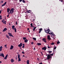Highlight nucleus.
Wrapping results in <instances>:
<instances>
[{"label": "nucleus", "mask_w": 64, "mask_h": 64, "mask_svg": "<svg viewBox=\"0 0 64 64\" xmlns=\"http://www.w3.org/2000/svg\"><path fill=\"white\" fill-rule=\"evenodd\" d=\"M14 8H12L11 9V10H10V12L8 13V15H9V14H10H10H12V13H14Z\"/></svg>", "instance_id": "f257e3e1"}, {"label": "nucleus", "mask_w": 64, "mask_h": 64, "mask_svg": "<svg viewBox=\"0 0 64 64\" xmlns=\"http://www.w3.org/2000/svg\"><path fill=\"white\" fill-rule=\"evenodd\" d=\"M20 54H18V62H20V61H21V58H20Z\"/></svg>", "instance_id": "f03ea898"}, {"label": "nucleus", "mask_w": 64, "mask_h": 64, "mask_svg": "<svg viewBox=\"0 0 64 64\" xmlns=\"http://www.w3.org/2000/svg\"><path fill=\"white\" fill-rule=\"evenodd\" d=\"M44 31L46 33H49V32H50V29H49V28H48V29L47 30H44Z\"/></svg>", "instance_id": "7ed1b4c3"}, {"label": "nucleus", "mask_w": 64, "mask_h": 64, "mask_svg": "<svg viewBox=\"0 0 64 64\" xmlns=\"http://www.w3.org/2000/svg\"><path fill=\"white\" fill-rule=\"evenodd\" d=\"M8 34H9V36H11V37H14V36L12 35V34L11 33L8 32Z\"/></svg>", "instance_id": "20e7f679"}, {"label": "nucleus", "mask_w": 64, "mask_h": 64, "mask_svg": "<svg viewBox=\"0 0 64 64\" xmlns=\"http://www.w3.org/2000/svg\"><path fill=\"white\" fill-rule=\"evenodd\" d=\"M50 58H51V56L49 54H48L47 56V59L49 60Z\"/></svg>", "instance_id": "39448f33"}, {"label": "nucleus", "mask_w": 64, "mask_h": 64, "mask_svg": "<svg viewBox=\"0 0 64 64\" xmlns=\"http://www.w3.org/2000/svg\"><path fill=\"white\" fill-rule=\"evenodd\" d=\"M42 40L44 42H45V43H46V42H46V39L45 38H43Z\"/></svg>", "instance_id": "423d86ee"}, {"label": "nucleus", "mask_w": 64, "mask_h": 64, "mask_svg": "<svg viewBox=\"0 0 64 64\" xmlns=\"http://www.w3.org/2000/svg\"><path fill=\"white\" fill-rule=\"evenodd\" d=\"M22 44H23V43H21L20 44L18 45V46L19 47H22Z\"/></svg>", "instance_id": "0eeeda50"}, {"label": "nucleus", "mask_w": 64, "mask_h": 64, "mask_svg": "<svg viewBox=\"0 0 64 64\" xmlns=\"http://www.w3.org/2000/svg\"><path fill=\"white\" fill-rule=\"evenodd\" d=\"M0 56H2V57L3 58H4V54L3 53L2 54L1 53L0 54Z\"/></svg>", "instance_id": "6e6552de"}, {"label": "nucleus", "mask_w": 64, "mask_h": 64, "mask_svg": "<svg viewBox=\"0 0 64 64\" xmlns=\"http://www.w3.org/2000/svg\"><path fill=\"white\" fill-rule=\"evenodd\" d=\"M46 46H44L42 48V50H46Z\"/></svg>", "instance_id": "1a4fd4ad"}, {"label": "nucleus", "mask_w": 64, "mask_h": 64, "mask_svg": "<svg viewBox=\"0 0 64 64\" xmlns=\"http://www.w3.org/2000/svg\"><path fill=\"white\" fill-rule=\"evenodd\" d=\"M7 3V2H5L2 5V7H3V6H4L6 5Z\"/></svg>", "instance_id": "9d476101"}, {"label": "nucleus", "mask_w": 64, "mask_h": 64, "mask_svg": "<svg viewBox=\"0 0 64 64\" xmlns=\"http://www.w3.org/2000/svg\"><path fill=\"white\" fill-rule=\"evenodd\" d=\"M11 10H10V9L9 8H8L7 9V12H8V13H9V11H10Z\"/></svg>", "instance_id": "9b49d317"}, {"label": "nucleus", "mask_w": 64, "mask_h": 64, "mask_svg": "<svg viewBox=\"0 0 64 64\" xmlns=\"http://www.w3.org/2000/svg\"><path fill=\"white\" fill-rule=\"evenodd\" d=\"M47 38L48 40H51V39L50 38V36L49 35H48V38Z\"/></svg>", "instance_id": "f8f14e48"}, {"label": "nucleus", "mask_w": 64, "mask_h": 64, "mask_svg": "<svg viewBox=\"0 0 64 64\" xmlns=\"http://www.w3.org/2000/svg\"><path fill=\"white\" fill-rule=\"evenodd\" d=\"M7 28H4V29L3 30V32H5L6 31V30H7Z\"/></svg>", "instance_id": "ddd939ff"}, {"label": "nucleus", "mask_w": 64, "mask_h": 64, "mask_svg": "<svg viewBox=\"0 0 64 64\" xmlns=\"http://www.w3.org/2000/svg\"><path fill=\"white\" fill-rule=\"evenodd\" d=\"M13 48H14V46H13L12 45L10 46V50H12V49Z\"/></svg>", "instance_id": "4468645a"}, {"label": "nucleus", "mask_w": 64, "mask_h": 64, "mask_svg": "<svg viewBox=\"0 0 64 64\" xmlns=\"http://www.w3.org/2000/svg\"><path fill=\"white\" fill-rule=\"evenodd\" d=\"M30 21L32 22H33V21H34V18H32L30 20Z\"/></svg>", "instance_id": "2eb2a0df"}, {"label": "nucleus", "mask_w": 64, "mask_h": 64, "mask_svg": "<svg viewBox=\"0 0 64 64\" xmlns=\"http://www.w3.org/2000/svg\"><path fill=\"white\" fill-rule=\"evenodd\" d=\"M2 48H3L2 46H0V52H1L2 50Z\"/></svg>", "instance_id": "dca6fc26"}, {"label": "nucleus", "mask_w": 64, "mask_h": 64, "mask_svg": "<svg viewBox=\"0 0 64 64\" xmlns=\"http://www.w3.org/2000/svg\"><path fill=\"white\" fill-rule=\"evenodd\" d=\"M27 13H31V11L30 10H29L27 11Z\"/></svg>", "instance_id": "f3484780"}, {"label": "nucleus", "mask_w": 64, "mask_h": 64, "mask_svg": "<svg viewBox=\"0 0 64 64\" xmlns=\"http://www.w3.org/2000/svg\"><path fill=\"white\" fill-rule=\"evenodd\" d=\"M28 40L27 39H26L24 40V42L25 43H27V42H28Z\"/></svg>", "instance_id": "a211bd4d"}, {"label": "nucleus", "mask_w": 64, "mask_h": 64, "mask_svg": "<svg viewBox=\"0 0 64 64\" xmlns=\"http://www.w3.org/2000/svg\"><path fill=\"white\" fill-rule=\"evenodd\" d=\"M30 25H31V27H32V28H34V26H33V24L32 23H31L30 24Z\"/></svg>", "instance_id": "6ab92c4d"}, {"label": "nucleus", "mask_w": 64, "mask_h": 64, "mask_svg": "<svg viewBox=\"0 0 64 64\" xmlns=\"http://www.w3.org/2000/svg\"><path fill=\"white\" fill-rule=\"evenodd\" d=\"M27 64H29V60H27L26 61Z\"/></svg>", "instance_id": "aec40b11"}, {"label": "nucleus", "mask_w": 64, "mask_h": 64, "mask_svg": "<svg viewBox=\"0 0 64 64\" xmlns=\"http://www.w3.org/2000/svg\"><path fill=\"white\" fill-rule=\"evenodd\" d=\"M12 28L13 30H14V28H15V26L13 25L12 26Z\"/></svg>", "instance_id": "412c9836"}, {"label": "nucleus", "mask_w": 64, "mask_h": 64, "mask_svg": "<svg viewBox=\"0 0 64 64\" xmlns=\"http://www.w3.org/2000/svg\"><path fill=\"white\" fill-rule=\"evenodd\" d=\"M52 52L51 51H47L48 53H49V54H50V53H51V52Z\"/></svg>", "instance_id": "4be33fe9"}, {"label": "nucleus", "mask_w": 64, "mask_h": 64, "mask_svg": "<svg viewBox=\"0 0 64 64\" xmlns=\"http://www.w3.org/2000/svg\"><path fill=\"white\" fill-rule=\"evenodd\" d=\"M10 61H11V62L12 63H13V62H14V60L13 59H12Z\"/></svg>", "instance_id": "5701e85b"}, {"label": "nucleus", "mask_w": 64, "mask_h": 64, "mask_svg": "<svg viewBox=\"0 0 64 64\" xmlns=\"http://www.w3.org/2000/svg\"><path fill=\"white\" fill-rule=\"evenodd\" d=\"M36 27H34V28L33 29V31H34L35 30V29H36Z\"/></svg>", "instance_id": "b1692460"}, {"label": "nucleus", "mask_w": 64, "mask_h": 64, "mask_svg": "<svg viewBox=\"0 0 64 64\" xmlns=\"http://www.w3.org/2000/svg\"><path fill=\"white\" fill-rule=\"evenodd\" d=\"M37 44L39 46V45H41V44L40 43H38Z\"/></svg>", "instance_id": "393cba45"}, {"label": "nucleus", "mask_w": 64, "mask_h": 64, "mask_svg": "<svg viewBox=\"0 0 64 64\" xmlns=\"http://www.w3.org/2000/svg\"><path fill=\"white\" fill-rule=\"evenodd\" d=\"M22 45H23V46H22V47L23 48H24L25 47V44H22Z\"/></svg>", "instance_id": "a878e982"}, {"label": "nucleus", "mask_w": 64, "mask_h": 64, "mask_svg": "<svg viewBox=\"0 0 64 64\" xmlns=\"http://www.w3.org/2000/svg\"><path fill=\"white\" fill-rule=\"evenodd\" d=\"M32 39L34 40L35 41H36V38H32Z\"/></svg>", "instance_id": "bb28decb"}, {"label": "nucleus", "mask_w": 64, "mask_h": 64, "mask_svg": "<svg viewBox=\"0 0 64 64\" xmlns=\"http://www.w3.org/2000/svg\"><path fill=\"white\" fill-rule=\"evenodd\" d=\"M14 31L15 32H16V28H14Z\"/></svg>", "instance_id": "cd10ccee"}, {"label": "nucleus", "mask_w": 64, "mask_h": 64, "mask_svg": "<svg viewBox=\"0 0 64 64\" xmlns=\"http://www.w3.org/2000/svg\"><path fill=\"white\" fill-rule=\"evenodd\" d=\"M4 20H5V19H4L2 20V23H3V22H4Z\"/></svg>", "instance_id": "c85d7f7f"}, {"label": "nucleus", "mask_w": 64, "mask_h": 64, "mask_svg": "<svg viewBox=\"0 0 64 64\" xmlns=\"http://www.w3.org/2000/svg\"><path fill=\"white\" fill-rule=\"evenodd\" d=\"M26 38H26V37H23V39L24 40H26L25 39H26Z\"/></svg>", "instance_id": "c756f323"}, {"label": "nucleus", "mask_w": 64, "mask_h": 64, "mask_svg": "<svg viewBox=\"0 0 64 64\" xmlns=\"http://www.w3.org/2000/svg\"><path fill=\"white\" fill-rule=\"evenodd\" d=\"M53 54H54V53H53L52 54H49L50 56H53Z\"/></svg>", "instance_id": "7c9ffc66"}, {"label": "nucleus", "mask_w": 64, "mask_h": 64, "mask_svg": "<svg viewBox=\"0 0 64 64\" xmlns=\"http://www.w3.org/2000/svg\"><path fill=\"white\" fill-rule=\"evenodd\" d=\"M22 2H23V3H25V1H24V0H22Z\"/></svg>", "instance_id": "2f4dec72"}, {"label": "nucleus", "mask_w": 64, "mask_h": 64, "mask_svg": "<svg viewBox=\"0 0 64 64\" xmlns=\"http://www.w3.org/2000/svg\"><path fill=\"white\" fill-rule=\"evenodd\" d=\"M54 42H52V43H51V45H54Z\"/></svg>", "instance_id": "473e14b6"}, {"label": "nucleus", "mask_w": 64, "mask_h": 64, "mask_svg": "<svg viewBox=\"0 0 64 64\" xmlns=\"http://www.w3.org/2000/svg\"><path fill=\"white\" fill-rule=\"evenodd\" d=\"M56 49V46H55L54 48V50H55V49Z\"/></svg>", "instance_id": "72a5a7b5"}, {"label": "nucleus", "mask_w": 64, "mask_h": 64, "mask_svg": "<svg viewBox=\"0 0 64 64\" xmlns=\"http://www.w3.org/2000/svg\"><path fill=\"white\" fill-rule=\"evenodd\" d=\"M59 43H60V42H57V44H59Z\"/></svg>", "instance_id": "f704fd0d"}, {"label": "nucleus", "mask_w": 64, "mask_h": 64, "mask_svg": "<svg viewBox=\"0 0 64 64\" xmlns=\"http://www.w3.org/2000/svg\"><path fill=\"white\" fill-rule=\"evenodd\" d=\"M22 53L23 54H25V52H22Z\"/></svg>", "instance_id": "c9c22d12"}, {"label": "nucleus", "mask_w": 64, "mask_h": 64, "mask_svg": "<svg viewBox=\"0 0 64 64\" xmlns=\"http://www.w3.org/2000/svg\"><path fill=\"white\" fill-rule=\"evenodd\" d=\"M4 46L5 47V48L7 47V44H6Z\"/></svg>", "instance_id": "e433bc0d"}, {"label": "nucleus", "mask_w": 64, "mask_h": 64, "mask_svg": "<svg viewBox=\"0 0 64 64\" xmlns=\"http://www.w3.org/2000/svg\"><path fill=\"white\" fill-rule=\"evenodd\" d=\"M39 30L40 31H42V28H40Z\"/></svg>", "instance_id": "4c0bfd02"}, {"label": "nucleus", "mask_w": 64, "mask_h": 64, "mask_svg": "<svg viewBox=\"0 0 64 64\" xmlns=\"http://www.w3.org/2000/svg\"><path fill=\"white\" fill-rule=\"evenodd\" d=\"M0 3H3V1H1L0 2Z\"/></svg>", "instance_id": "58836bf2"}, {"label": "nucleus", "mask_w": 64, "mask_h": 64, "mask_svg": "<svg viewBox=\"0 0 64 64\" xmlns=\"http://www.w3.org/2000/svg\"><path fill=\"white\" fill-rule=\"evenodd\" d=\"M8 54H6V56L5 57H6V58H7L8 57Z\"/></svg>", "instance_id": "ea45409f"}, {"label": "nucleus", "mask_w": 64, "mask_h": 64, "mask_svg": "<svg viewBox=\"0 0 64 64\" xmlns=\"http://www.w3.org/2000/svg\"><path fill=\"white\" fill-rule=\"evenodd\" d=\"M6 36L7 38H9V36H8V35H6Z\"/></svg>", "instance_id": "a19ab883"}, {"label": "nucleus", "mask_w": 64, "mask_h": 64, "mask_svg": "<svg viewBox=\"0 0 64 64\" xmlns=\"http://www.w3.org/2000/svg\"><path fill=\"white\" fill-rule=\"evenodd\" d=\"M2 23H4H4H6V21H5L4 22H3Z\"/></svg>", "instance_id": "79ce46f5"}, {"label": "nucleus", "mask_w": 64, "mask_h": 64, "mask_svg": "<svg viewBox=\"0 0 64 64\" xmlns=\"http://www.w3.org/2000/svg\"><path fill=\"white\" fill-rule=\"evenodd\" d=\"M51 34L53 36H54V34H53L52 33H51Z\"/></svg>", "instance_id": "37998d69"}, {"label": "nucleus", "mask_w": 64, "mask_h": 64, "mask_svg": "<svg viewBox=\"0 0 64 64\" xmlns=\"http://www.w3.org/2000/svg\"><path fill=\"white\" fill-rule=\"evenodd\" d=\"M60 1L61 2H63L64 1V0H60Z\"/></svg>", "instance_id": "c03bdc74"}, {"label": "nucleus", "mask_w": 64, "mask_h": 64, "mask_svg": "<svg viewBox=\"0 0 64 64\" xmlns=\"http://www.w3.org/2000/svg\"><path fill=\"white\" fill-rule=\"evenodd\" d=\"M31 44H32V45H33V44H34V43L33 42H32L31 43Z\"/></svg>", "instance_id": "a18cd8bd"}, {"label": "nucleus", "mask_w": 64, "mask_h": 64, "mask_svg": "<svg viewBox=\"0 0 64 64\" xmlns=\"http://www.w3.org/2000/svg\"><path fill=\"white\" fill-rule=\"evenodd\" d=\"M22 0H19V2H22Z\"/></svg>", "instance_id": "49530a36"}, {"label": "nucleus", "mask_w": 64, "mask_h": 64, "mask_svg": "<svg viewBox=\"0 0 64 64\" xmlns=\"http://www.w3.org/2000/svg\"><path fill=\"white\" fill-rule=\"evenodd\" d=\"M4 59H7V58L5 57L4 58Z\"/></svg>", "instance_id": "de8ad7c7"}, {"label": "nucleus", "mask_w": 64, "mask_h": 64, "mask_svg": "<svg viewBox=\"0 0 64 64\" xmlns=\"http://www.w3.org/2000/svg\"><path fill=\"white\" fill-rule=\"evenodd\" d=\"M41 32V31L39 30V33H40Z\"/></svg>", "instance_id": "09e8293b"}, {"label": "nucleus", "mask_w": 64, "mask_h": 64, "mask_svg": "<svg viewBox=\"0 0 64 64\" xmlns=\"http://www.w3.org/2000/svg\"><path fill=\"white\" fill-rule=\"evenodd\" d=\"M48 49H49V48H51L50 47H49V46H48Z\"/></svg>", "instance_id": "8fccbe9b"}, {"label": "nucleus", "mask_w": 64, "mask_h": 64, "mask_svg": "<svg viewBox=\"0 0 64 64\" xmlns=\"http://www.w3.org/2000/svg\"><path fill=\"white\" fill-rule=\"evenodd\" d=\"M37 59L38 60V61H39V58H38Z\"/></svg>", "instance_id": "3c124183"}, {"label": "nucleus", "mask_w": 64, "mask_h": 64, "mask_svg": "<svg viewBox=\"0 0 64 64\" xmlns=\"http://www.w3.org/2000/svg\"><path fill=\"white\" fill-rule=\"evenodd\" d=\"M16 25H17V22H16Z\"/></svg>", "instance_id": "603ef678"}, {"label": "nucleus", "mask_w": 64, "mask_h": 64, "mask_svg": "<svg viewBox=\"0 0 64 64\" xmlns=\"http://www.w3.org/2000/svg\"><path fill=\"white\" fill-rule=\"evenodd\" d=\"M51 33H52V32H50V33H49V34H51Z\"/></svg>", "instance_id": "864d4df0"}, {"label": "nucleus", "mask_w": 64, "mask_h": 64, "mask_svg": "<svg viewBox=\"0 0 64 64\" xmlns=\"http://www.w3.org/2000/svg\"><path fill=\"white\" fill-rule=\"evenodd\" d=\"M34 50H35V48H34Z\"/></svg>", "instance_id": "5fc2aeb1"}, {"label": "nucleus", "mask_w": 64, "mask_h": 64, "mask_svg": "<svg viewBox=\"0 0 64 64\" xmlns=\"http://www.w3.org/2000/svg\"><path fill=\"white\" fill-rule=\"evenodd\" d=\"M9 15H8V16H7V17H9Z\"/></svg>", "instance_id": "6e6d98bb"}, {"label": "nucleus", "mask_w": 64, "mask_h": 64, "mask_svg": "<svg viewBox=\"0 0 64 64\" xmlns=\"http://www.w3.org/2000/svg\"><path fill=\"white\" fill-rule=\"evenodd\" d=\"M28 29V30H29V28H28V29Z\"/></svg>", "instance_id": "4d7b16f0"}, {"label": "nucleus", "mask_w": 64, "mask_h": 64, "mask_svg": "<svg viewBox=\"0 0 64 64\" xmlns=\"http://www.w3.org/2000/svg\"><path fill=\"white\" fill-rule=\"evenodd\" d=\"M25 56H24V55H23V57H24Z\"/></svg>", "instance_id": "13d9d810"}, {"label": "nucleus", "mask_w": 64, "mask_h": 64, "mask_svg": "<svg viewBox=\"0 0 64 64\" xmlns=\"http://www.w3.org/2000/svg\"><path fill=\"white\" fill-rule=\"evenodd\" d=\"M2 63V62L0 61V63Z\"/></svg>", "instance_id": "bf43d9fd"}, {"label": "nucleus", "mask_w": 64, "mask_h": 64, "mask_svg": "<svg viewBox=\"0 0 64 64\" xmlns=\"http://www.w3.org/2000/svg\"><path fill=\"white\" fill-rule=\"evenodd\" d=\"M41 52V53L42 54H43V53H42V52Z\"/></svg>", "instance_id": "052dcab7"}, {"label": "nucleus", "mask_w": 64, "mask_h": 64, "mask_svg": "<svg viewBox=\"0 0 64 64\" xmlns=\"http://www.w3.org/2000/svg\"><path fill=\"white\" fill-rule=\"evenodd\" d=\"M4 24H6V23H4Z\"/></svg>", "instance_id": "680f3d73"}, {"label": "nucleus", "mask_w": 64, "mask_h": 64, "mask_svg": "<svg viewBox=\"0 0 64 64\" xmlns=\"http://www.w3.org/2000/svg\"><path fill=\"white\" fill-rule=\"evenodd\" d=\"M8 39H9V38H9V37H8Z\"/></svg>", "instance_id": "e2e57ef3"}, {"label": "nucleus", "mask_w": 64, "mask_h": 64, "mask_svg": "<svg viewBox=\"0 0 64 64\" xmlns=\"http://www.w3.org/2000/svg\"><path fill=\"white\" fill-rule=\"evenodd\" d=\"M17 57H16V60H17Z\"/></svg>", "instance_id": "0e129e2a"}, {"label": "nucleus", "mask_w": 64, "mask_h": 64, "mask_svg": "<svg viewBox=\"0 0 64 64\" xmlns=\"http://www.w3.org/2000/svg\"><path fill=\"white\" fill-rule=\"evenodd\" d=\"M42 56H43V54H42Z\"/></svg>", "instance_id": "69168bd1"}, {"label": "nucleus", "mask_w": 64, "mask_h": 64, "mask_svg": "<svg viewBox=\"0 0 64 64\" xmlns=\"http://www.w3.org/2000/svg\"><path fill=\"white\" fill-rule=\"evenodd\" d=\"M20 48L21 49V47H20Z\"/></svg>", "instance_id": "338daca9"}, {"label": "nucleus", "mask_w": 64, "mask_h": 64, "mask_svg": "<svg viewBox=\"0 0 64 64\" xmlns=\"http://www.w3.org/2000/svg\"><path fill=\"white\" fill-rule=\"evenodd\" d=\"M18 53H19V52H17V54H18Z\"/></svg>", "instance_id": "774afa93"}]
</instances>
